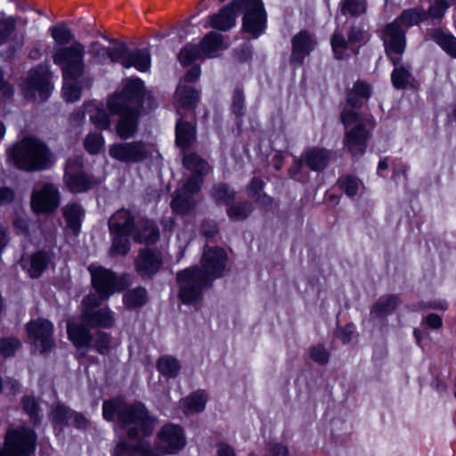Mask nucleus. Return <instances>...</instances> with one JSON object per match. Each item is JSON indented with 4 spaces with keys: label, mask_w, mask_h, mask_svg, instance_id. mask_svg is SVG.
Instances as JSON below:
<instances>
[{
    "label": "nucleus",
    "mask_w": 456,
    "mask_h": 456,
    "mask_svg": "<svg viewBox=\"0 0 456 456\" xmlns=\"http://www.w3.org/2000/svg\"><path fill=\"white\" fill-rule=\"evenodd\" d=\"M226 260V253L221 248H205L201 268L193 266L177 273L180 299L185 304L200 302L203 290L210 288L212 281L223 275Z\"/></svg>",
    "instance_id": "f257e3e1"
},
{
    "label": "nucleus",
    "mask_w": 456,
    "mask_h": 456,
    "mask_svg": "<svg viewBox=\"0 0 456 456\" xmlns=\"http://www.w3.org/2000/svg\"><path fill=\"white\" fill-rule=\"evenodd\" d=\"M370 94L371 87L369 84L356 81L347 94L346 105L341 113V120L346 129L344 145L354 157L365 152L370 129L374 126L370 118L354 110L362 107Z\"/></svg>",
    "instance_id": "f03ea898"
},
{
    "label": "nucleus",
    "mask_w": 456,
    "mask_h": 456,
    "mask_svg": "<svg viewBox=\"0 0 456 456\" xmlns=\"http://www.w3.org/2000/svg\"><path fill=\"white\" fill-rule=\"evenodd\" d=\"M144 95L143 82L137 77H132L126 80L120 94L109 99V111L120 117L116 131L121 139H128L135 134L139 109Z\"/></svg>",
    "instance_id": "7ed1b4c3"
},
{
    "label": "nucleus",
    "mask_w": 456,
    "mask_h": 456,
    "mask_svg": "<svg viewBox=\"0 0 456 456\" xmlns=\"http://www.w3.org/2000/svg\"><path fill=\"white\" fill-rule=\"evenodd\" d=\"M102 415L109 421L117 417L118 426L126 431L130 439H137L141 434L147 436L155 427V419L148 414L142 403H127L120 397L104 401Z\"/></svg>",
    "instance_id": "20e7f679"
},
{
    "label": "nucleus",
    "mask_w": 456,
    "mask_h": 456,
    "mask_svg": "<svg viewBox=\"0 0 456 456\" xmlns=\"http://www.w3.org/2000/svg\"><path fill=\"white\" fill-rule=\"evenodd\" d=\"M183 165L191 174L177 190L173 209L185 213L194 206L193 194L200 191L203 177L210 172L211 167L195 152H183Z\"/></svg>",
    "instance_id": "39448f33"
},
{
    "label": "nucleus",
    "mask_w": 456,
    "mask_h": 456,
    "mask_svg": "<svg viewBox=\"0 0 456 456\" xmlns=\"http://www.w3.org/2000/svg\"><path fill=\"white\" fill-rule=\"evenodd\" d=\"M51 153L47 146L34 136H26L8 150V159L14 166L26 171L47 168Z\"/></svg>",
    "instance_id": "423d86ee"
},
{
    "label": "nucleus",
    "mask_w": 456,
    "mask_h": 456,
    "mask_svg": "<svg viewBox=\"0 0 456 456\" xmlns=\"http://www.w3.org/2000/svg\"><path fill=\"white\" fill-rule=\"evenodd\" d=\"M91 51L94 53L106 55L112 62H119L126 69L134 67L140 72H146L151 68V53L148 49L129 50L124 43H118L113 47L93 43Z\"/></svg>",
    "instance_id": "0eeeda50"
},
{
    "label": "nucleus",
    "mask_w": 456,
    "mask_h": 456,
    "mask_svg": "<svg viewBox=\"0 0 456 456\" xmlns=\"http://www.w3.org/2000/svg\"><path fill=\"white\" fill-rule=\"evenodd\" d=\"M37 435L26 427L10 428L0 447V456H33L36 449Z\"/></svg>",
    "instance_id": "6e6552de"
},
{
    "label": "nucleus",
    "mask_w": 456,
    "mask_h": 456,
    "mask_svg": "<svg viewBox=\"0 0 456 456\" xmlns=\"http://www.w3.org/2000/svg\"><path fill=\"white\" fill-rule=\"evenodd\" d=\"M85 46L74 41L69 46L57 48L53 55V62L62 70L63 78L77 79L84 73Z\"/></svg>",
    "instance_id": "1a4fd4ad"
},
{
    "label": "nucleus",
    "mask_w": 456,
    "mask_h": 456,
    "mask_svg": "<svg viewBox=\"0 0 456 456\" xmlns=\"http://www.w3.org/2000/svg\"><path fill=\"white\" fill-rule=\"evenodd\" d=\"M243 10L242 30L256 38L266 28L267 14L262 0H233Z\"/></svg>",
    "instance_id": "9d476101"
},
{
    "label": "nucleus",
    "mask_w": 456,
    "mask_h": 456,
    "mask_svg": "<svg viewBox=\"0 0 456 456\" xmlns=\"http://www.w3.org/2000/svg\"><path fill=\"white\" fill-rule=\"evenodd\" d=\"M406 32L395 20L386 24L380 32L385 53L393 64L401 62L406 49Z\"/></svg>",
    "instance_id": "9b49d317"
},
{
    "label": "nucleus",
    "mask_w": 456,
    "mask_h": 456,
    "mask_svg": "<svg viewBox=\"0 0 456 456\" xmlns=\"http://www.w3.org/2000/svg\"><path fill=\"white\" fill-rule=\"evenodd\" d=\"M126 452H136L140 456H160L163 454H169L171 452V425H165L159 432L156 443L155 452H153L148 444L143 442H138L133 448L127 443H119L116 449L117 455H122Z\"/></svg>",
    "instance_id": "f8f14e48"
},
{
    "label": "nucleus",
    "mask_w": 456,
    "mask_h": 456,
    "mask_svg": "<svg viewBox=\"0 0 456 456\" xmlns=\"http://www.w3.org/2000/svg\"><path fill=\"white\" fill-rule=\"evenodd\" d=\"M49 76L50 72L46 65H39L32 69L22 84L24 96L27 99H35L38 96L40 101L46 100L52 90Z\"/></svg>",
    "instance_id": "ddd939ff"
},
{
    "label": "nucleus",
    "mask_w": 456,
    "mask_h": 456,
    "mask_svg": "<svg viewBox=\"0 0 456 456\" xmlns=\"http://www.w3.org/2000/svg\"><path fill=\"white\" fill-rule=\"evenodd\" d=\"M152 146L149 143L136 141L132 142L114 143L110 147V156L122 162H141L152 154Z\"/></svg>",
    "instance_id": "4468645a"
},
{
    "label": "nucleus",
    "mask_w": 456,
    "mask_h": 456,
    "mask_svg": "<svg viewBox=\"0 0 456 456\" xmlns=\"http://www.w3.org/2000/svg\"><path fill=\"white\" fill-rule=\"evenodd\" d=\"M80 158L69 159L66 164L65 183L73 192H83L100 183V180L87 175L80 170Z\"/></svg>",
    "instance_id": "2eb2a0df"
},
{
    "label": "nucleus",
    "mask_w": 456,
    "mask_h": 456,
    "mask_svg": "<svg viewBox=\"0 0 456 456\" xmlns=\"http://www.w3.org/2000/svg\"><path fill=\"white\" fill-rule=\"evenodd\" d=\"M27 330L30 342L40 353H45L54 346L53 325L49 321L45 319L31 321L27 324Z\"/></svg>",
    "instance_id": "dca6fc26"
},
{
    "label": "nucleus",
    "mask_w": 456,
    "mask_h": 456,
    "mask_svg": "<svg viewBox=\"0 0 456 456\" xmlns=\"http://www.w3.org/2000/svg\"><path fill=\"white\" fill-rule=\"evenodd\" d=\"M88 270L91 273L94 288L103 297L109 298L123 289L121 281L111 271L94 265H90Z\"/></svg>",
    "instance_id": "f3484780"
},
{
    "label": "nucleus",
    "mask_w": 456,
    "mask_h": 456,
    "mask_svg": "<svg viewBox=\"0 0 456 456\" xmlns=\"http://www.w3.org/2000/svg\"><path fill=\"white\" fill-rule=\"evenodd\" d=\"M203 58L204 56L198 45L187 44L180 50L177 60L183 68L188 69L183 76L184 81L194 83L200 78L201 69L196 61Z\"/></svg>",
    "instance_id": "a211bd4d"
},
{
    "label": "nucleus",
    "mask_w": 456,
    "mask_h": 456,
    "mask_svg": "<svg viewBox=\"0 0 456 456\" xmlns=\"http://www.w3.org/2000/svg\"><path fill=\"white\" fill-rule=\"evenodd\" d=\"M60 193L56 186L45 183L40 190L35 191L31 198V206L35 212L52 213L59 206Z\"/></svg>",
    "instance_id": "6ab92c4d"
},
{
    "label": "nucleus",
    "mask_w": 456,
    "mask_h": 456,
    "mask_svg": "<svg viewBox=\"0 0 456 456\" xmlns=\"http://www.w3.org/2000/svg\"><path fill=\"white\" fill-rule=\"evenodd\" d=\"M348 39L346 40L342 32L336 30L331 37V45L337 59L344 57V52L347 49L348 44L365 43L368 37L362 27L353 25L347 35Z\"/></svg>",
    "instance_id": "aec40b11"
},
{
    "label": "nucleus",
    "mask_w": 456,
    "mask_h": 456,
    "mask_svg": "<svg viewBox=\"0 0 456 456\" xmlns=\"http://www.w3.org/2000/svg\"><path fill=\"white\" fill-rule=\"evenodd\" d=\"M291 45L290 62L302 64L305 56L314 49L316 42L308 31L303 30L292 37Z\"/></svg>",
    "instance_id": "412c9836"
},
{
    "label": "nucleus",
    "mask_w": 456,
    "mask_h": 456,
    "mask_svg": "<svg viewBox=\"0 0 456 456\" xmlns=\"http://www.w3.org/2000/svg\"><path fill=\"white\" fill-rule=\"evenodd\" d=\"M162 265V258L159 252L151 249L140 251L135 260L136 272L142 276H151L155 274Z\"/></svg>",
    "instance_id": "4be33fe9"
},
{
    "label": "nucleus",
    "mask_w": 456,
    "mask_h": 456,
    "mask_svg": "<svg viewBox=\"0 0 456 456\" xmlns=\"http://www.w3.org/2000/svg\"><path fill=\"white\" fill-rule=\"evenodd\" d=\"M238 10H240V4H233L232 1L217 13L209 16L210 26L221 31L229 30L235 26Z\"/></svg>",
    "instance_id": "5701e85b"
},
{
    "label": "nucleus",
    "mask_w": 456,
    "mask_h": 456,
    "mask_svg": "<svg viewBox=\"0 0 456 456\" xmlns=\"http://www.w3.org/2000/svg\"><path fill=\"white\" fill-rule=\"evenodd\" d=\"M86 113L89 115L91 122L100 129H108L110 126V120L107 111L102 104L89 102L85 105L84 111L73 113V118L80 121L85 118Z\"/></svg>",
    "instance_id": "b1692460"
},
{
    "label": "nucleus",
    "mask_w": 456,
    "mask_h": 456,
    "mask_svg": "<svg viewBox=\"0 0 456 456\" xmlns=\"http://www.w3.org/2000/svg\"><path fill=\"white\" fill-rule=\"evenodd\" d=\"M136 222L129 210L119 209L109 220L110 232L129 234L133 237Z\"/></svg>",
    "instance_id": "393cba45"
},
{
    "label": "nucleus",
    "mask_w": 456,
    "mask_h": 456,
    "mask_svg": "<svg viewBox=\"0 0 456 456\" xmlns=\"http://www.w3.org/2000/svg\"><path fill=\"white\" fill-rule=\"evenodd\" d=\"M83 322L92 327L109 329L115 322L114 313L108 307L82 311Z\"/></svg>",
    "instance_id": "a878e982"
},
{
    "label": "nucleus",
    "mask_w": 456,
    "mask_h": 456,
    "mask_svg": "<svg viewBox=\"0 0 456 456\" xmlns=\"http://www.w3.org/2000/svg\"><path fill=\"white\" fill-rule=\"evenodd\" d=\"M196 141V128L191 123L180 119L175 126V143L185 152Z\"/></svg>",
    "instance_id": "bb28decb"
},
{
    "label": "nucleus",
    "mask_w": 456,
    "mask_h": 456,
    "mask_svg": "<svg viewBox=\"0 0 456 456\" xmlns=\"http://www.w3.org/2000/svg\"><path fill=\"white\" fill-rule=\"evenodd\" d=\"M330 156L331 153L330 151L323 148L314 147L306 150L303 153L302 159L311 170L320 171L327 167Z\"/></svg>",
    "instance_id": "cd10ccee"
},
{
    "label": "nucleus",
    "mask_w": 456,
    "mask_h": 456,
    "mask_svg": "<svg viewBox=\"0 0 456 456\" xmlns=\"http://www.w3.org/2000/svg\"><path fill=\"white\" fill-rule=\"evenodd\" d=\"M159 236V229L153 222L143 219L136 221L135 231L132 237L135 242L152 244L158 240Z\"/></svg>",
    "instance_id": "c85d7f7f"
},
{
    "label": "nucleus",
    "mask_w": 456,
    "mask_h": 456,
    "mask_svg": "<svg viewBox=\"0 0 456 456\" xmlns=\"http://www.w3.org/2000/svg\"><path fill=\"white\" fill-rule=\"evenodd\" d=\"M184 83L188 82L184 81L183 77L176 88L177 100L183 108L195 109L200 100V92L194 86Z\"/></svg>",
    "instance_id": "c756f323"
},
{
    "label": "nucleus",
    "mask_w": 456,
    "mask_h": 456,
    "mask_svg": "<svg viewBox=\"0 0 456 456\" xmlns=\"http://www.w3.org/2000/svg\"><path fill=\"white\" fill-rule=\"evenodd\" d=\"M67 332L69 338L77 347L88 346L92 342L93 337L88 329L82 323L69 322Z\"/></svg>",
    "instance_id": "7c9ffc66"
},
{
    "label": "nucleus",
    "mask_w": 456,
    "mask_h": 456,
    "mask_svg": "<svg viewBox=\"0 0 456 456\" xmlns=\"http://www.w3.org/2000/svg\"><path fill=\"white\" fill-rule=\"evenodd\" d=\"M428 13L422 8H410L404 10L396 19L394 20L397 22L399 26H402L406 31L409 28L419 24V22L428 20Z\"/></svg>",
    "instance_id": "2f4dec72"
},
{
    "label": "nucleus",
    "mask_w": 456,
    "mask_h": 456,
    "mask_svg": "<svg viewBox=\"0 0 456 456\" xmlns=\"http://www.w3.org/2000/svg\"><path fill=\"white\" fill-rule=\"evenodd\" d=\"M207 400L206 392L197 390L183 400L182 406L185 413H198L205 409Z\"/></svg>",
    "instance_id": "473e14b6"
},
{
    "label": "nucleus",
    "mask_w": 456,
    "mask_h": 456,
    "mask_svg": "<svg viewBox=\"0 0 456 456\" xmlns=\"http://www.w3.org/2000/svg\"><path fill=\"white\" fill-rule=\"evenodd\" d=\"M223 37L216 32L208 33L198 45L204 57H211L221 49Z\"/></svg>",
    "instance_id": "72a5a7b5"
},
{
    "label": "nucleus",
    "mask_w": 456,
    "mask_h": 456,
    "mask_svg": "<svg viewBox=\"0 0 456 456\" xmlns=\"http://www.w3.org/2000/svg\"><path fill=\"white\" fill-rule=\"evenodd\" d=\"M63 215L67 222V225L72 232L77 234L80 229V220L83 216V210L78 204H68L63 208Z\"/></svg>",
    "instance_id": "f704fd0d"
},
{
    "label": "nucleus",
    "mask_w": 456,
    "mask_h": 456,
    "mask_svg": "<svg viewBox=\"0 0 456 456\" xmlns=\"http://www.w3.org/2000/svg\"><path fill=\"white\" fill-rule=\"evenodd\" d=\"M368 10L367 0H343L340 4V12L343 15L359 17L364 15Z\"/></svg>",
    "instance_id": "c9c22d12"
},
{
    "label": "nucleus",
    "mask_w": 456,
    "mask_h": 456,
    "mask_svg": "<svg viewBox=\"0 0 456 456\" xmlns=\"http://www.w3.org/2000/svg\"><path fill=\"white\" fill-rule=\"evenodd\" d=\"M431 38L447 53L456 58V38L454 37L445 34L441 29H435L431 33Z\"/></svg>",
    "instance_id": "e433bc0d"
},
{
    "label": "nucleus",
    "mask_w": 456,
    "mask_h": 456,
    "mask_svg": "<svg viewBox=\"0 0 456 456\" xmlns=\"http://www.w3.org/2000/svg\"><path fill=\"white\" fill-rule=\"evenodd\" d=\"M393 65L395 69L391 74L392 84L396 89H403L411 83V73L408 68L402 66L400 62Z\"/></svg>",
    "instance_id": "4c0bfd02"
},
{
    "label": "nucleus",
    "mask_w": 456,
    "mask_h": 456,
    "mask_svg": "<svg viewBox=\"0 0 456 456\" xmlns=\"http://www.w3.org/2000/svg\"><path fill=\"white\" fill-rule=\"evenodd\" d=\"M455 4L456 0H432L428 10L426 11L428 18L440 21L447 9Z\"/></svg>",
    "instance_id": "58836bf2"
},
{
    "label": "nucleus",
    "mask_w": 456,
    "mask_h": 456,
    "mask_svg": "<svg viewBox=\"0 0 456 456\" xmlns=\"http://www.w3.org/2000/svg\"><path fill=\"white\" fill-rule=\"evenodd\" d=\"M112 235V245L110 253L112 256H125L130 250L129 234H118L110 232Z\"/></svg>",
    "instance_id": "ea45409f"
},
{
    "label": "nucleus",
    "mask_w": 456,
    "mask_h": 456,
    "mask_svg": "<svg viewBox=\"0 0 456 456\" xmlns=\"http://www.w3.org/2000/svg\"><path fill=\"white\" fill-rule=\"evenodd\" d=\"M399 304V299L396 296H387L380 297L372 307V312L378 315H384L391 314Z\"/></svg>",
    "instance_id": "a19ab883"
},
{
    "label": "nucleus",
    "mask_w": 456,
    "mask_h": 456,
    "mask_svg": "<svg viewBox=\"0 0 456 456\" xmlns=\"http://www.w3.org/2000/svg\"><path fill=\"white\" fill-rule=\"evenodd\" d=\"M147 299V292L143 288H136L127 291L124 297V303L128 308L142 306Z\"/></svg>",
    "instance_id": "79ce46f5"
},
{
    "label": "nucleus",
    "mask_w": 456,
    "mask_h": 456,
    "mask_svg": "<svg viewBox=\"0 0 456 456\" xmlns=\"http://www.w3.org/2000/svg\"><path fill=\"white\" fill-rule=\"evenodd\" d=\"M253 207L251 202L243 201L235 205H232L227 208L228 216L235 221L244 220L252 212Z\"/></svg>",
    "instance_id": "37998d69"
},
{
    "label": "nucleus",
    "mask_w": 456,
    "mask_h": 456,
    "mask_svg": "<svg viewBox=\"0 0 456 456\" xmlns=\"http://www.w3.org/2000/svg\"><path fill=\"white\" fill-rule=\"evenodd\" d=\"M337 183L339 188L343 190L348 197L355 196L362 186L361 181L353 175H343Z\"/></svg>",
    "instance_id": "c03bdc74"
},
{
    "label": "nucleus",
    "mask_w": 456,
    "mask_h": 456,
    "mask_svg": "<svg viewBox=\"0 0 456 456\" xmlns=\"http://www.w3.org/2000/svg\"><path fill=\"white\" fill-rule=\"evenodd\" d=\"M49 256L45 252H37L31 256L29 274L33 278H37L47 266Z\"/></svg>",
    "instance_id": "a18cd8bd"
},
{
    "label": "nucleus",
    "mask_w": 456,
    "mask_h": 456,
    "mask_svg": "<svg viewBox=\"0 0 456 456\" xmlns=\"http://www.w3.org/2000/svg\"><path fill=\"white\" fill-rule=\"evenodd\" d=\"M62 93L67 102H76L80 98L81 87L76 79L63 78Z\"/></svg>",
    "instance_id": "49530a36"
},
{
    "label": "nucleus",
    "mask_w": 456,
    "mask_h": 456,
    "mask_svg": "<svg viewBox=\"0 0 456 456\" xmlns=\"http://www.w3.org/2000/svg\"><path fill=\"white\" fill-rule=\"evenodd\" d=\"M212 196L216 202L228 204L234 200L235 192L231 191L226 184L219 183L213 187Z\"/></svg>",
    "instance_id": "de8ad7c7"
},
{
    "label": "nucleus",
    "mask_w": 456,
    "mask_h": 456,
    "mask_svg": "<svg viewBox=\"0 0 456 456\" xmlns=\"http://www.w3.org/2000/svg\"><path fill=\"white\" fill-rule=\"evenodd\" d=\"M51 34L58 45H66L74 38V35L71 30L64 24L53 27L51 28Z\"/></svg>",
    "instance_id": "09e8293b"
},
{
    "label": "nucleus",
    "mask_w": 456,
    "mask_h": 456,
    "mask_svg": "<svg viewBox=\"0 0 456 456\" xmlns=\"http://www.w3.org/2000/svg\"><path fill=\"white\" fill-rule=\"evenodd\" d=\"M104 144V139L102 134L91 133L84 142L86 150L91 154H97Z\"/></svg>",
    "instance_id": "8fccbe9b"
},
{
    "label": "nucleus",
    "mask_w": 456,
    "mask_h": 456,
    "mask_svg": "<svg viewBox=\"0 0 456 456\" xmlns=\"http://www.w3.org/2000/svg\"><path fill=\"white\" fill-rule=\"evenodd\" d=\"M92 341L94 342V348L101 354H105L110 350V337L109 334L98 331L95 333Z\"/></svg>",
    "instance_id": "3c124183"
},
{
    "label": "nucleus",
    "mask_w": 456,
    "mask_h": 456,
    "mask_svg": "<svg viewBox=\"0 0 456 456\" xmlns=\"http://www.w3.org/2000/svg\"><path fill=\"white\" fill-rule=\"evenodd\" d=\"M232 109L234 115L242 117L245 113L244 93L240 87H237L232 95Z\"/></svg>",
    "instance_id": "603ef678"
},
{
    "label": "nucleus",
    "mask_w": 456,
    "mask_h": 456,
    "mask_svg": "<svg viewBox=\"0 0 456 456\" xmlns=\"http://www.w3.org/2000/svg\"><path fill=\"white\" fill-rule=\"evenodd\" d=\"M20 346V343L17 338H3L0 340V354L4 357L12 356Z\"/></svg>",
    "instance_id": "864d4df0"
},
{
    "label": "nucleus",
    "mask_w": 456,
    "mask_h": 456,
    "mask_svg": "<svg viewBox=\"0 0 456 456\" xmlns=\"http://www.w3.org/2000/svg\"><path fill=\"white\" fill-rule=\"evenodd\" d=\"M186 443L183 428L173 425V454L183 449Z\"/></svg>",
    "instance_id": "5fc2aeb1"
},
{
    "label": "nucleus",
    "mask_w": 456,
    "mask_h": 456,
    "mask_svg": "<svg viewBox=\"0 0 456 456\" xmlns=\"http://www.w3.org/2000/svg\"><path fill=\"white\" fill-rule=\"evenodd\" d=\"M24 411L29 415L30 419L37 423L39 421L38 405L36 400L31 396H25L22 400Z\"/></svg>",
    "instance_id": "6e6d98bb"
},
{
    "label": "nucleus",
    "mask_w": 456,
    "mask_h": 456,
    "mask_svg": "<svg viewBox=\"0 0 456 456\" xmlns=\"http://www.w3.org/2000/svg\"><path fill=\"white\" fill-rule=\"evenodd\" d=\"M310 358L314 362L324 365L329 362L330 355L322 345H317L311 349Z\"/></svg>",
    "instance_id": "4d7b16f0"
},
{
    "label": "nucleus",
    "mask_w": 456,
    "mask_h": 456,
    "mask_svg": "<svg viewBox=\"0 0 456 456\" xmlns=\"http://www.w3.org/2000/svg\"><path fill=\"white\" fill-rule=\"evenodd\" d=\"M73 411L64 405H57L53 412L52 416L55 422L63 424L71 419Z\"/></svg>",
    "instance_id": "13d9d810"
},
{
    "label": "nucleus",
    "mask_w": 456,
    "mask_h": 456,
    "mask_svg": "<svg viewBox=\"0 0 456 456\" xmlns=\"http://www.w3.org/2000/svg\"><path fill=\"white\" fill-rule=\"evenodd\" d=\"M106 298L102 296V294H90L83 299L82 305L83 310L86 309H95L98 305H100L102 300Z\"/></svg>",
    "instance_id": "bf43d9fd"
},
{
    "label": "nucleus",
    "mask_w": 456,
    "mask_h": 456,
    "mask_svg": "<svg viewBox=\"0 0 456 456\" xmlns=\"http://www.w3.org/2000/svg\"><path fill=\"white\" fill-rule=\"evenodd\" d=\"M14 27L15 22L12 18L0 20V42L4 41L10 36Z\"/></svg>",
    "instance_id": "052dcab7"
},
{
    "label": "nucleus",
    "mask_w": 456,
    "mask_h": 456,
    "mask_svg": "<svg viewBox=\"0 0 456 456\" xmlns=\"http://www.w3.org/2000/svg\"><path fill=\"white\" fill-rule=\"evenodd\" d=\"M158 370L161 376L167 382L171 377V360L169 357L165 356L159 360Z\"/></svg>",
    "instance_id": "680f3d73"
},
{
    "label": "nucleus",
    "mask_w": 456,
    "mask_h": 456,
    "mask_svg": "<svg viewBox=\"0 0 456 456\" xmlns=\"http://www.w3.org/2000/svg\"><path fill=\"white\" fill-rule=\"evenodd\" d=\"M263 188L264 182L258 177H254L248 185V190L250 193H252V198H256L257 195H259Z\"/></svg>",
    "instance_id": "e2e57ef3"
},
{
    "label": "nucleus",
    "mask_w": 456,
    "mask_h": 456,
    "mask_svg": "<svg viewBox=\"0 0 456 456\" xmlns=\"http://www.w3.org/2000/svg\"><path fill=\"white\" fill-rule=\"evenodd\" d=\"M425 322L431 329H439L443 325L442 318L436 314H429L425 317Z\"/></svg>",
    "instance_id": "0e129e2a"
},
{
    "label": "nucleus",
    "mask_w": 456,
    "mask_h": 456,
    "mask_svg": "<svg viewBox=\"0 0 456 456\" xmlns=\"http://www.w3.org/2000/svg\"><path fill=\"white\" fill-rule=\"evenodd\" d=\"M353 333V327L351 325H347L343 329H340L337 332V337L342 341V343H348L351 339Z\"/></svg>",
    "instance_id": "69168bd1"
},
{
    "label": "nucleus",
    "mask_w": 456,
    "mask_h": 456,
    "mask_svg": "<svg viewBox=\"0 0 456 456\" xmlns=\"http://www.w3.org/2000/svg\"><path fill=\"white\" fill-rule=\"evenodd\" d=\"M13 191L7 187H0V205L8 204L12 201Z\"/></svg>",
    "instance_id": "338daca9"
},
{
    "label": "nucleus",
    "mask_w": 456,
    "mask_h": 456,
    "mask_svg": "<svg viewBox=\"0 0 456 456\" xmlns=\"http://www.w3.org/2000/svg\"><path fill=\"white\" fill-rule=\"evenodd\" d=\"M217 456H236L234 450L227 444H219L217 445Z\"/></svg>",
    "instance_id": "774afa93"
}]
</instances>
